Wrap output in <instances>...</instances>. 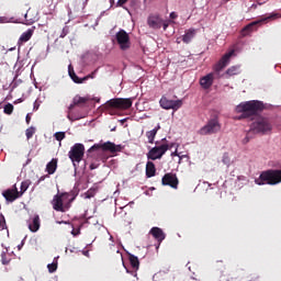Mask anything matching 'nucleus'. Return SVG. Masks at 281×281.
Wrapping results in <instances>:
<instances>
[{
	"mask_svg": "<svg viewBox=\"0 0 281 281\" xmlns=\"http://www.w3.org/2000/svg\"><path fill=\"white\" fill-rule=\"evenodd\" d=\"M262 111H265V103H262V101H246L236 106V113H241L238 120L254 117V115H258V113H262Z\"/></svg>",
	"mask_w": 281,
	"mask_h": 281,
	"instance_id": "nucleus-1",
	"label": "nucleus"
},
{
	"mask_svg": "<svg viewBox=\"0 0 281 281\" xmlns=\"http://www.w3.org/2000/svg\"><path fill=\"white\" fill-rule=\"evenodd\" d=\"M77 194L75 192H64L54 195L52 205L55 212H67L71 207V203L76 201Z\"/></svg>",
	"mask_w": 281,
	"mask_h": 281,
	"instance_id": "nucleus-2",
	"label": "nucleus"
},
{
	"mask_svg": "<svg viewBox=\"0 0 281 281\" xmlns=\"http://www.w3.org/2000/svg\"><path fill=\"white\" fill-rule=\"evenodd\" d=\"M257 186H278L281 183V169L262 171L259 178L255 179Z\"/></svg>",
	"mask_w": 281,
	"mask_h": 281,
	"instance_id": "nucleus-3",
	"label": "nucleus"
},
{
	"mask_svg": "<svg viewBox=\"0 0 281 281\" xmlns=\"http://www.w3.org/2000/svg\"><path fill=\"white\" fill-rule=\"evenodd\" d=\"M250 130L255 133H261V135H267L273 130L271 121L267 117L259 116L255 122H252Z\"/></svg>",
	"mask_w": 281,
	"mask_h": 281,
	"instance_id": "nucleus-4",
	"label": "nucleus"
},
{
	"mask_svg": "<svg viewBox=\"0 0 281 281\" xmlns=\"http://www.w3.org/2000/svg\"><path fill=\"white\" fill-rule=\"evenodd\" d=\"M221 132V122L218 121V116H213L207 121V123L199 130V135H216V133Z\"/></svg>",
	"mask_w": 281,
	"mask_h": 281,
	"instance_id": "nucleus-5",
	"label": "nucleus"
},
{
	"mask_svg": "<svg viewBox=\"0 0 281 281\" xmlns=\"http://www.w3.org/2000/svg\"><path fill=\"white\" fill-rule=\"evenodd\" d=\"M68 157L72 161L76 170V168H78V164H80L85 157V145L80 143L75 144L68 153Z\"/></svg>",
	"mask_w": 281,
	"mask_h": 281,
	"instance_id": "nucleus-6",
	"label": "nucleus"
},
{
	"mask_svg": "<svg viewBox=\"0 0 281 281\" xmlns=\"http://www.w3.org/2000/svg\"><path fill=\"white\" fill-rule=\"evenodd\" d=\"M276 19H281V14L280 13H271L270 15L262 18L261 20L251 22L243 29L241 34H243V36H247V34H249L250 32H254L256 30L257 25H261V23H265L267 21H276Z\"/></svg>",
	"mask_w": 281,
	"mask_h": 281,
	"instance_id": "nucleus-7",
	"label": "nucleus"
},
{
	"mask_svg": "<svg viewBox=\"0 0 281 281\" xmlns=\"http://www.w3.org/2000/svg\"><path fill=\"white\" fill-rule=\"evenodd\" d=\"M132 106H133L132 99L116 98V99H111L105 103V109H122L123 111H126Z\"/></svg>",
	"mask_w": 281,
	"mask_h": 281,
	"instance_id": "nucleus-8",
	"label": "nucleus"
},
{
	"mask_svg": "<svg viewBox=\"0 0 281 281\" xmlns=\"http://www.w3.org/2000/svg\"><path fill=\"white\" fill-rule=\"evenodd\" d=\"M170 149V145L168 143H162L159 146H156L151 148L147 154V159H151V161H155L156 159H161L164 155H166V151Z\"/></svg>",
	"mask_w": 281,
	"mask_h": 281,
	"instance_id": "nucleus-9",
	"label": "nucleus"
},
{
	"mask_svg": "<svg viewBox=\"0 0 281 281\" xmlns=\"http://www.w3.org/2000/svg\"><path fill=\"white\" fill-rule=\"evenodd\" d=\"M159 104H160L161 109H165L166 111H170V109H172V111H179V109H181V106H183V101L168 100V98L161 97Z\"/></svg>",
	"mask_w": 281,
	"mask_h": 281,
	"instance_id": "nucleus-10",
	"label": "nucleus"
},
{
	"mask_svg": "<svg viewBox=\"0 0 281 281\" xmlns=\"http://www.w3.org/2000/svg\"><path fill=\"white\" fill-rule=\"evenodd\" d=\"M102 149V150H108L109 153H111L112 155H115V153H122V145H115V143L112 142H106L103 143L101 145H93L89 151L91 153V150H98V149Z\"/></svg>",
	"mask_w": 281,
	"mask_h": 281,
	"instance_id": "nucleus-11",
	"label": "nucleus"
},
{
	"mask_svg": "<svg viewBox=\"0 0 281 281\" xmlns=\"http://www.w3.org/2000/svg\"><path fill=\"white\" fill-rule=\"evenodd\" d=\"M116 42L123 52L131 48V36L124 30H120L116 33Z\"/></svg>",
	"mask_w": 281,
	"mask_h": 281,
	"instance_id": "nucleus-12",
	"label": "nucleus"
},
{
	"mask_svg": "<svg viewBox=\"0 0 281 281\" xmlns=\"http://www.w3.org/2000/svg\"><path fill=\"white\" fill-rule=\"evenodd\" d=\"M2 196L5 199L7 203H14L16 199H21V194H19V188H16V184H13L12 188L2 191Z\"/></svg>",
	"mask_w": 281,
	"mask_h": 281,
	"instance_id": "nucleus-13",
	"label": "nucleus"
},
{
	"mask_svg": "<svg viewBox=\"0 0 281 281\" xmlns=\"http://www.w3.org/2000/svg\"><path fill=\"white\" fill-rule=\"evenodd\" d=\"M161 183L162 186H169V188L177 190L179 188V178L177 173L168 172L162 177Z\"/></svg>",
	"mask_w": 281,
	"mask_h": 281,
	"instance_id": "nucleus-14",
	"label": "nucleus"
},
{
	"mask_svg": "<svg viewBox=\"0 0 281 281\" xmlns=\"http://www.w3.org/2000/svg\"><path fill=\"white\" fill-rule=\"evenodd\" d=\"M95 71L98 70H94L90 75H87L86 77L80 78L78 77V75H76V71H74V67L71 65L68 66L69 77L76 85H82L83 82H87V80H89L90 78H95Z\"/></svg>",
	"mask_w": 281,
	"mask_h": 281,
	"instance_id": "nucleus-15",
	"label": "nucleus"
},
{
	"mask_svg": "<svg viewBox=\"0 0 281 281\" xmlns=\"http://www.w3.org/2000/svg\"><path fill=\"white\" fill-rule=\"evenodd\" d=\"M232 56H234V50H231L222 56L218 63L215 64L214 71H216V74H221V71H223V69H225V67L229 65Z\"/></svg>",
	"mask_w": 281,
	"mask_h": 281,
	"instance_id": "nucleus-16",
	"label": "nucleus"
},
{
	"mask_svg": "<svg viewBox=\"0 0 281 281\" xmlns=\"http://www.w3.org/2000/svg\"><path fill=\"white\" fill-rule=\"evenodd\" d=\"M147 24L149 27H151V30H161V25H164V19L157 14L149 15L147 19Z\"/></svg>",
	"mask_w": 281,
	"mask_h": 281,
	"instance_id": "nucleus-17",
	"label": "nucleus"
},
{
	"mask_svg": "<svg viewBox=\"0 0 281 281\" xmlns=\"http://www.w3.org/2000/svg\"><path fill=\"white\" fill-rule=\"evenodd\" d=\"M36 21H38V14H36L34 10L29 9L24 14V21L22 23H24V25H33Z\"/></svg>",
	"mask_w": 281,
	"mask_h": 281,
	"instance_id": "nucleus-18",
	"label": "nucleus"
},
{
	"mask_svg": "<svg viewBox=\"0 0 281 281\" xmlns=\"http://www.w3.org/2000/svg\"><path fill=\"white\" fill-rule=\"evenodd\" d=\"M200 85H201L202 89H210V87H212V85H214V74L210 72L206 76L202 77L200 79Z\"/></svg>",
	"mask_w": 281,
	"mask_h": 281,
	"instance_id": "nucleus-19",
	"label": "nucleus"
},
{
	"mask_svg": "<svg viewBox=\"0 0 281 281\" xmlns=\"http://www.w3.org/2000/svg\"><path fill=\"white\" fill-rule=\"evenodd\" d=\"M149 234L158 241V243H164L166 240V233L159 227H153L149 231Z\"/></svg>",
	"mask_w": 281,
	"mask_h": 281,
	"instance_id": "nucleus-20",
	"label": "nucleus"
},
{
	"mask_svg": "<svg viewBox=\"0 0 281 281\" xmlns=\"http://www.w3.org/2000/svg\"><path fill=\"white\" fill-rule=\"evenodd\" d=\"M35 30H36V27L32 26L26 32L22 33L18 41V44L23 45V43H27V41H30L32 38V36H34Z\"/></svg>",
	"mask_w": 281,
	"mask_h": 281,
	"instance_id": "nucleus-21",
	"label": "nucleus"
},
{
	"mask_svg": "<svg viewBox=\"0 0 281 281\" xmlns=\"http://www.w3.org/2000/svg\"><path fill=\"white\" fill-rule=\"evenodd\" d=\"M157 175V168L155 167V162L147 161L146 164V177L147 179H150Z\"/></svg>",
	"mask_w": 281,
	"mask_h": 281,
	"instance_id": "nucleus-22",
	"label": "nucleus"
},
{
	"mask_svg": "<svg viewBox=\"0 0 281 281\" xmlns=\"http://www.w3.org/2000/svg\"><path fill=\"white\" fill-rule=\"evenodd\" d=\"M58 168V159L53 158L47 165H46V172L48 175H54Z\"/></svg>",
	"mask_w": 281,
	"mask_h": 281,
	"instance_id": "nucleus-23",
	"label": "nucleus"
},
{
	"mask_svg": "<svg viewBox=\"0 0 281 281\" xmlns=\"http://www.w3.org/2000/svg\"><path fill=\"white\" fill-rule=\"evenodd\" d=\"M29 229L31 232H38L41 229V217L38 215L33 217L32 223L29 224Z\"/></svg>",
	"mask_w": 281,
	"mask_h": 281,
	"instance_id": "nucleus-24",
	"label": "nucleus"
},
{
	"mask_svg": "<svg viewBox=\"0 0 281 281\" xmlns=\"http://www.w3.org/2000/svg\"><path fill=\"white\" fill-rule=\"evenodd\" d=\"M159 128H161V126L157 125L154 130L146 132L148 144H155V137H157Z\"/></svg>",
	"mask_w": 281,
	"mask_h": 281,
	"instance_id": "nucleus-25",
	"label": "nucleus"
},
{
	"mask_svg": "<svg viewBox=\"0 0 281 281\" xmlns=\"http://www.w3.org/2000/svg\"><path fill=\"white\" fill-rule=\"evenodd\" d=\"M196 34V30L194 29H189L188 31H186L184 35L182 36V42L188 44L192 41V38H194Z\"/></svg>",
	"mask_w": 281,
	"mask_h": 281,
	"instance_id": "nucleus-26",
	"label": "nucleus"
},
{
	"mask_svg": "<svg viewBox=\"0 0 281 281\" xmlns=\"http://www.w3.org/2000/svg\"><path fill=\"white\" fill-rule=\"evenodd\" d=\"M238 74H240V66H232L225 71L224 76L225 78H232V76H238Z\"/></svg>",
	"mask_w": 281,
	"mask_h": 281,
	"instance_id": "nucleus-27",
	"label": "nucleus"
},
{
	"mask_svg": "<svg viewBox=\"0 0 281 281\" xmlns=\"http://www.w3.org/2000/svg\"><path fill=\"white\" fill-rule=\"evenodd\" d=\"M128 260H130L131 267H133L134 269H139V259L137 258V256L130 254Z\"/></svg>",
	"mask_w": 281,
	"mask_h": 281,
	"instance_id": "nucleus-28",
	"label": "nucleus"
},
{
	"mask_svg": "<svg viewBox=\"0 0 281 281\" xmlns=\"http://www.w3.org/2000/svg\"><path fill=\"white\" fill-rule=\"evenodd\" d=\"M27 188H30V182L29 181H23L21 183V188L19 191L20 196H23V194H25V192H27Z\"/></svg>",
	"mask_w": 281,
	"mask_h": 281,
	"instance_id": "nucleus-29",
	"label": "nucleus"
},
{
	"mask_svg": "<svg viewBox=\"0 0 281 281\" xmlns=\"http://www.w3.org/2000/svg\"><path fill=\"white\" fill-rule=\"evenodd\" d=\"M36 133V127L31 126L25 131L26 139H32L34 137V134Z\"/></svg>",
	"mask_w": 281,
	"mask_h": 281,
	"instance_id": "nucleus-30",
	"label": "nucleus"
},
{
	"mask_svg": "<svg viewBox=\"0 0 281 281\" xmlns=\"http://www.w3.org/2000/svg\"><path fill=\"white\" fill-rule=\"evenodd\" d=\"M14 111V105H12V103H8L7 105H4L3 112L5 113V115H12Z\"/></svg>",
	"mask_w": 281,
	"mask_h": 281,
	"instance_id": "nucleus-31",
	"label": "nucleus"
},
{
	"mask_svg": "<svg viewBox=\"0 0 281 281\" xmlns=\"http://www.w3.org/2000/svg\"><path fill=\"white\" fill-rule=\"evenodd\" d=\"M75 104L80 105V104H86L87 103V98H83V97H75L74 100Z\"/></svg>",
	"mask_w": 281,
	"mask_h": 281,
	"instance_id": "nucleus-32",
	"label": "nucleus"
},
{
	"mask_svg": "<svg viewBox=\"0 0 281 281\" xmlns=\"http://www.w3.org/2000/svg\"><path fill=\"white\" fill-rule=\"evenodd\" d=\"M47 269H48L49 273L56 272V270L58 269V261H54L52 263H48Z\"/></svg>",
	"mask_w": 281,
	"mask_h": 281,
	"instance_id": "nucleus-33",
	"label": "nucleus"
},
{
	"mask_svg": "<svg viewBox=\"0 0 281 281\" xmlns=\"http://www.w3.org/2000/svg\"><path fill=\"white\" fill-rule=\"evenodd\" d=\"M54 137L57 142H63V139H65V137H66V134H65V132H56L54 134Z\"/></svg>",
	"mask_w": 281,
	"mask_h": 281,
	"instance_id": "nucleus-34",
	"label": "nucleus"
},
{
	"mask_svg": "<svg viewBox=\"0 0 281 281\" xmlns=\"http://www.w3.org/2000/svg\"><path fill=\"white\" fill-rule=\"evenodd\" d=\"M74 106H77V104H75V102L72 101V104H70L69 108H68L69 112H68V115H67V117H68V120H70V122H74V117H71V111H72Z\"/></svg>",
	"mask_w": 281,
	"mask_h": 281,
	"instance_id": "nucleus-35",
	"label": "nucleus"
},
{
	"mask_svg": "<svg viewBox=\"0 0 281 281\" xmlns=\"http://www.w3.org/2000/svg\"><path fill=\"white\" fill-rule=\"evenodd\" d=\"M222 161L225 166H229L231 164V158H229V155L228 154H224L223 155V158H222Z\"/></svg>",
	"mask_w": 281,
	"mask_h": 281,
	"instance_id": "nucleus-36",
	"label": "nucleus"
},
{
	"mask_svg": "<svg viewBox=\"0 0 281 281\" xmlns=\"http://www.w3.org/2000/svg\"><path fill=\"white\" fill-rule=\"evenodd\" d=\"M67 34H69V30H68L67 27H65V29H63V31H61L59 37H60V38H65V36H67Z\"/></svg>",
	"mask_w": 281,
	"mask_h": 281,
	"instance_id": "nucleus-37",
	"label": "nucleus"
},
{
	"mask_svg": "<svg viewBox=\"0 0 281 281\" xmlns=\"http://www.w3.org/2000/svg\"><path fill=\"white\" fill-rule=\"evenodd\" d=\"M41 109V101L36 100L33 104V111H38Z\"/></svg>",
	"mask_w": 281,
	"mask_h": 281,
	"instance_id": "nucleus-38",
	"label": "nucleus"
},
{
	"mask_svg": "<svg viewBox=\"0 0 281 281\" xmlns=\"http://www.w3.org/2000/svg\"><path fill=\"white\" fill-rule=\"evenodd\" d=\"M1 261H2V265H9L10 261L5 259V252L1 255Z\"/></svg>",
	"mask_w": 281,
	"mask_h": 281,
	"instance_id": "nucleus-39",
	"label": "nucleus"
},
{
	"mask_svg": "<svg viewBox=\"0 0 281 281\" xmlns=\"http://www.w3.org/2000/svg\"><path fill=\"white\" fill-rule=\"evenodd\" d=\"M162 276H166V271H159L154 276V280H156V278H162Z\"/></svg>",
	"mask_w": 281,
	"mask_h": 281,
	"instance_id": "nucleus-40",
	"label": "nucleus"
},
{
	"mask_svg": "<svg viewBox=\"0 0 281 281\" xmlns=\"http://www.w3.org/2000/svg\"><path fill=\"white\" fill-rule=\"evenodd\" d=\"M72 236H78L80 235V228H78L77 231H75V228L71 231Z\"/></svg>",
	"mask_w": 281,
	"mask_h": 281,
	"instance_id": "nucleus-41",
	"label": "nucleus"
},
{
	"mask_svg": "<svg viewBox=\"0 0 281 281\" xmlns=\"http://www.w3.org/2000/svg\"><path fill=\"white\" fill-rule=\"evenodd\" d=\"M127 1H128V0H119V1H117V5H119V7H122V5H124L125 3H127Z\"/></svg>",
	"mask_w": 281,
	"mask_h": 281,
	"instance_id": "nucleus-42",
	"label": "nucleus"
},
{
	"mask_svg": "<svg viewBox=\"0 0 281 281\" xmlns=\"http://www.w3.org/2000/svg\"><path fill=\"white\" fill-rule=\"evenodd\" d=\"M168 25L169 23L162 20L161 27H164L165 31L168 30Z\"/></svg>",
	"mask_w": 281,
	"mask_h": 281,
	"instance_id": "nucleus-43",
	"label": "nucleus"
},
{
	"mask_svg": "<svg viewBox=\"0 0 281 281\" xmlns=\"http://www.w3.org/2000/svg\"><path fill=\"white\" fill-rule=\"evenodd\" d=\"M47 177H49V176H48V175L42 176V177L37 180V183H41L42 181H45V179H47Z\"/></svg>",
	"mask_w": 281,
	"mask_h": 281,
	"instance_id": "nucleus-44",
	"label": "nucleus"
},
{
	"mask_svg": "<svg viewBox=\"0 0 281 281\" xmlns=\"http://www.w3.org/2000/svg\"><path fill=\"white\" fill-rule=\"evenodd\" d=\"M0 23H8L7 16H0Z\"/></svg>",
	"mask_w": 281,
	"mask_h": 281,
	"instance_id": "nucleus-45",
	"label": "nucleus"
},
{
	"mask_svg": "<svg viewBox=\"0 0 281 281\" xmlns=\"http://www.w3.org/2000/svg\"><path fill=\"white\" fill-rule=\"evenodd\" d=\"M25 121L26 124H30V122H32V116L30 114H26Z\"/></svg>",
	"mask_w": 281,
	"mask_h": 281,
	"instance_id": "nucleus-46",
	"label": "nucleus"
},
{
	"mask_svg": "<svg viewBox=\"0 0 281 281\" xmlns=\"http://www.w3.org/2000/svg\"><path fill=\"white\" fill-rule=\"evenodd\" d=\"M0 229L1 231L5 229V221L0 222Z\"/></svg>",
	"mask_w": 281,
	"mask_h": 281,
	"instance_id": "nucleus-47",
	"label": "nucleus"
},
{
	"mask_svg": "<svg viewBox=\"0 0 281 281\" xmlns=\"http://www.w3.org/2000/svg\"><path fill=\"white\" fill-rule=\"evenodd\" d=\"M169 16H170V19L175 20V19H177L178 15L176 12H171Z\"/></svg>",
	"mask_w": 281,
	"mask_h": 281,
	"instance_id": "nucleus-48",
	"label": "nucleus"
},
{
	"mask_svg": "<svg viewBox=\"0 0 281 281\" xmlns=\"http://www.w3.org/2000/svg\"><path fill=\"white\" fill-rule=\"evenodd\" d=\"M243 144H249V136H246V137L243 139Z\"/></svg>",
	"mask_w": 281,
	"mask_h": 281,
	"instance_id": "nucleus-49",
	"label": "nucleus"
},
{
	"mask_svg": "<svg viewBox=\"0 0 281 281\" xmlns=\"http://www.w3.org/2000/svg\"><path fill=\"white\" fill-rule=\"evenodd\" d=\"M95 168H98V166L95 164L90 165V170H95Z\"/></svg>",
	"mask_w": 281,
	"mask_h": 281,
	"instance_id": "nucleus-50",
	"label": "nucleus"
},
{
	"mask_svg": "<svg viewBox=\"0 0 281 281\" xmlns=\"http://www.w3.org/2000/svg\"><path fill=\"white\" fill-rule=\"evenodd\" d=\"M91 196H93V194L91 193V191H88L87 198H88V199H91Z\"/></svg>",
	"mask_w": 281,
	"mask_h": 281,
	"instance_id": "nucleus-51",
	"label": "nucleus"
},
{
	"mask_svg": "<svg viewBox=\"0 0 281 281\" xmlns=\"http://www.w3.org/2000/svg\"><path fill=\"white\" fill-rule=\"evenodd\" d=\"M83 254H85V256H88L89 251H86V252H83Z\"/></svg>",
	"mask_w": 281,
	"mask_h": 281,
	"instance_id": "nucleus-52",
	"label": "nucleus"
},
{
	"mask_svg": "<svg viewBox=\"0 0 281 281\" xmlns=\"http://www.w3.org/2000/svg\"><path fill=\"white\" fill-rule=\"evenodd\" d=\"M162 142H166V138H162Z\"/></svg>",
	"mask_w": 281,
	"mask_h": 281,
	"instance_id": "nucleus-53",
	"label": "nucleus"
},
{
	"mask_svg": "<svg viewBox=\"0 0 281 281\" xmlns=\"http://www.w3.org/2000/svg\"><path fill=\"white\" fill-rule=\"evenodd\" d=\"M226 1H231V0H226Z\"/></svg>",
	"mask_w": 281,
	"mask_h": 281,
	"instance_id": "nucleus-54",
	"label": "nucleus"
}]
</instances>
